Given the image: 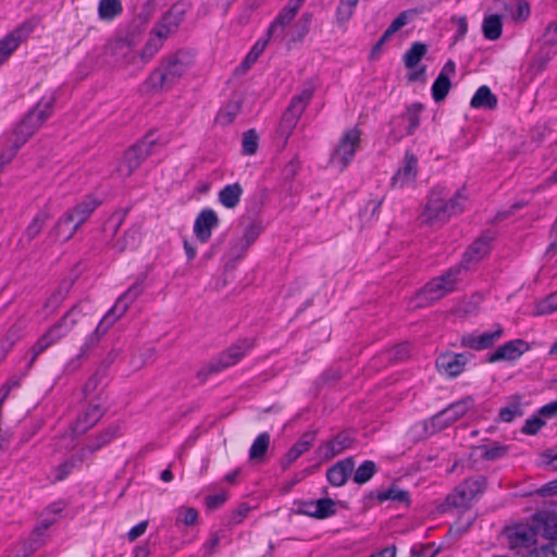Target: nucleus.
I'll return each mask as SVG.
<instances>
[{
    "instance_id": "1",
    "label": "nucleus",
    "mask_w": 557,
    "mask_h": 557,
    "mask_svg": "<svg viewBox=\"0 0 557 557\" xmlns=\"http://www.w3.org/2000/svg\"><path fill=\"white\" fill-rule=\"evenodd\" d=\"M193 65V55L187 51H177L160 62L145 81L148 90L162 92L171 89Z\"/></svg>"
},
{
    "instance_id": "2",
    "label": "nucleus",
    "mask_w": 557,
    "mask_h": 557,
    "mask_svg": "<svg viewBox=\"0 0 557 557\" xmlns=\"http://www.w3.org/2000/svg\"><path fill=\"white\" fill-rule=\"evenodd\" d=\"M55 98L53 95L42 97L25 115L11 133V141L15 147H22L28 138L50 117Z\"/></svg>"
},
{
    "instance_id": "3",
    "label": "nucleus",
    "mask_w": 557,
    "mask_h": 557,
    "mask_svg": "<svg viewBox=\"0 0 557 557\" xmlns=\"http://www.w3.org/2000/svg\"><path fill=\"white\" fill-rule=\"evenodd\" d=\"M55 98L53 95L42 97L25 115L11 133V141L15 147H22L28 138L50 117Z\"/></svg>"
},
{
    "instance_id": "4",
    "label": "nucleus",
    "mask_w": 557,
    "mask_h": 557,
    "mask_svg": "<svg viewBox=\"0 0 557 557\" xmlns=\"http://www.w3.org/2000/svg\"><path fill=\"white\" fill-rule=\"evenodd\" d=\"M466 197L461 191H457L454 197L446 199L443 190H433L425 205L422 218L424 221L444 222L451 215L460 213L463 210Z\"/></svg>"
},
{
    "instance_id": "5",
    "label": "nucleus",
    "mask_w": 557,
    "mask_h": 557,
    "mask_svg": "<svg viewBox=\"0 0 557 557\" xmlns=\"http://www.w3.org/2000/svg\"><path fill=\"white\" fill-rule=\"evenodd\" d=\"M485 486V479L481 475L465 480L447 495L441 510L443 512L450 509L468 510L472 502L484 493Z\"/></svg>"
},
{
    "instance_id": "6",
    "label": "nucleus",
    "mask_w": 557,
    "mask_h": 557,
    "mask_svg": "<svg viewBox=\"0 0 557 557\" xmlns=\"http://www.w3.org/2000/svg\"><path fill=\"white\" fill-rule=\"evenodd\" d=\"M461 267L450 268L446 273L434 277L416 296V307H425L455 290Z\"/></svg>"
},
{
    "instance_id": "7",
    "label": "nucleus",
    "mask_w": 557,
    "mask_h": 557,
    "mask_svg": "<svg viewBox=\"0 0 557 557\" xmlns=\"http://www.w3.org/2000/svg\"><path fill=\"white\" fill-rule=\"evenodd\" d=\"M314 90L315 87L312 83H306L301 91L290 99L277 128L280 136L284 137L285 141L293 134L299 119L310 103Z\"/></svg>"
},
{
    "instance_id": "8",
    "label": "nucleus",
    "mask_w": 557,
    "mask_h": 557,
    "mask_svg": "<svg viewBox=\"0 0 557 557\" xmlns=\"http://www.w3.org/2000/svg\"><path fill=\"white\" fill-rule=\"evenodd\" d=\"M103 58L108 65L126 70L131 74H136L143 70V67H138V54L132 44L125 39H115L108 42Z\"/></svg>"
},
{
    "instance_id": "9",
    "label": "nucleus",
    "mask_w": 557,
    "mask_h": 557,
    "mask_svg": "<svg viewBox=\"0 0 557 557\" xmlns=\"http://www.w3.org/2000/svg\"><path fill=\"white\" fill-rule=\"evenodd\" d=\"M79 312L77 307H73L67 311L57 323H54L32 347V358L28 362L30 367L37 357L47 348L58 343L61 338L66 336L77 323Z\"/></svg>"
},
{
    "instance_id": "10",
    "label": "nucleus",
    "mask_w": 557,
    "mask_h": 557,
    "mask_svg": "<svg viewBox=\"0 0 557 557\" xmlns=\"http://www.w3.org/2000/svg\"><path fill=\"white\" fill-rule=\"evenodd\" d=\"M157 141L152 138V135H148L126 150L115 168L117 175L120 177L131 176L141 162L153 153Z\"/></svg>"
},
{
    "instance_id": "11",
    "label": "nucleus",
    "mask_w": 557,
    "mask_h": 557,
    "mask_svg": "<svg viewBox=\"0 0 557 557\" xmlns=\"http://www.w3.org/2000/svg\"><path fill=\"white\" fill-rule=\"evenodd\" d=\"M361 131L357 127L347 129L341 136L337 146L331 153L330 164L339 172L352 161L360 145Z\"/></svg>"
},
{
    "instance_id": "12",
    "label": "nucleus",
    "mask_w": 557,
    "mask_h": 557,
    "mask_svg": "<svg viewBox=\"0 0 557 557\" xmlns=\"http://www.w3.org/2000/svg\"><path fill=\"white\" fill-rule=\"evenodd\" d=\"M141 293V283L135 282L125 293H123L117 298L114 306L100 320L95 330L104 336L107 332L126 313L131 304H133Z\"/></svg>"
},
{
    "instance_id": "13",
    "label": "nucleus",
    "mask_w": 557,
    "mask_h": 557,
    "mask_svg": "<svg viewBox=\"0 0 557 557\" xmlns=\"http://www.w3.org/2000/svg\"><path fill=\"white\" fill-rule=\"evenodd\" d=\"M306 0H288L286 5L277 13L271 25L269 26L267 36L273 40H284L286 37V28L296 17Z\"/></svg>"
},
{
    "instance_id": "14",
    "label": "nucleus",
    "mask_w": 557,
    "mask_h": 557,
    "mask_svg": "<svg viewBox=\"0 0 557 557\" xmlns=\"http://www.w3.org/2000/svg\"><path fill=\"white\" fill-rule=\"evenodd\" d=\"M473 407L474 399L471 396H467L434 416L433 422L440 428H446L465 417Z\"/></svg>"
},
{
    "instance_id": "15",
    "label": "nucleus",
    "mask_w": 557,
    "mask_h": 557,
    "mask_svg": "<svg viewBox=\"0 0 557 557\" xmlns=\"http://www.w3.org/2000/svg\"><path fill=\"white\" fill-rule=\"evenodd\" d=\"M187 5L185 3H175L163 14L161 20L153 26V29L161 33L166 39L175 34L185 18Z\"/></svg>"
},
{
    "instance_id": "16",
    "label": "nucleus",
    "mask_w": 557,
    "mask_h": 557,
    "mask_svg": "<svg viewBox=\"0 0 557 557\" xmlns=\"http://www.w3.org/2000/svg\"><path fill=\"white\" fill-rule=\"evenodd\" d=\"M469 357V354L446 351L437 357L436 367L442 374L448 377H456L463 372Z\"/></svg>"
},
{
    "instance_id": "17",
    "label": "nucleus",
    "mask_w": 557,
    "mask_h": 557,
    "mask_svg": "<svg viewBox=\"0 0 557 557\" xmlns=\"http://www.w3.org/2000/svg\"><path fill=\"white\" fill-rule=\"evenodd\" d=\"M354 440L348 432H341L334 438L321 444L315 454L321 461H329L352 446Z\"/></svg>"
},
{
    "instance_id": "18",
    "label": "nucleus",
    "mask_w": 557,
    "mask_h": 557,
    "mask_svg": "<svg viewBox=\"0 0 557 557\" xmlns=\"http://www.w3.org/2000/svg\"><path fill=\"white\" fill-rule=\"evenodd\" d=\"M219 225V216L213 209L206 208L200 211L194 223V234L201 243H207L212 230Z\"/></svg>"
},
{
    "instance_id": "19",
    "label": "nucleus",
    "mask_w": 557,
    "mask_h": 557,
    "mask_svg": "<svg viewBox=\"0 0 557 557\" xmlns=\"http://www.w3.org/2000/svg\"><path fill=\"white\" fill-rule=\"evenodd\" d=\"M503 332V327L497 325L493 331L470 333L461 337V345L470 349L483 350L492 347L494 343L500 338Z\"/></svg>"
},
{
    "instance_id": "20",
    "label": "nucleus",
    "mask_w": 557,
    "mask_h": 557,
    "mask_svg": "<svg viewBox=\"0 0 557 557\" xmlns=\"http://www.w3.org/2000/svg\"><path fill=\"white\" fill-rule=\"evenodd\" d=\"M530 349L529 343L523 339L509 341L499 346L493 354L490 355V362H498L502 360H517L525 351Z\"/></svg>"
},
{
    "instance_id": "21",
    "label": "nucleus",
    "mask_w": 557,
    "mask_h": 557,
    "mask_svg": "<svg viewBox=\"0 0 557 557\" xmlns=\"http://www.w3.org/2000/svg\"><path fill=\"white\" fill-rule=\"evenodd\" d=\"M418 171V159L413 153L406 152L403 165L392 178L394 187H405L414 182Z\"/></svg>"
},
{
    "instance_id": "22",
    "label": "nucleus",
    "mask_w": 557,
    "mask_h": 557,
    "mask_svg": "<svg viewBox=\"0 0 557 557\" xmlns=\"http://www.w3.org/2000/svg\"><path fill=\"white\" fill-rule=\"evenodd\" d=\"M510 546L528 548L536 542V531L528 524H519L508 530Z\"/></svg>"
},
{
    "instance_id": "23",
    "label": "nucleus",
    "mask_w": 557,
    "mask_h": 557,
    "mask_svg": "<svg viewBox=\"0 0 557 557\" xmlns=\"http://www.w3.org/2000/svg\"><path fill=\"white\" fill-rule=\"evenodd\" d=\"M102 416L99 405H89L83 413H81L72 426V434L79 436L94 426Z\"/></svg>"
},
{
    "instance_id": "24",
    "label": "nucleus",
    "mask_w": 557,
    "mask_h": 557,
    "mask_svg": "<svg viewBox=\"0 0 557 557\" xmlns=\"http://www.w3.org/2000/svg\"><path fill=\"white\" fill-rule=\"evenodd\" d=\"M100 202L91 195L86 196L75 207L67 210V214L72 215L76 225L81 227L98 208Z\"/></svg>"
},
{
    "instance_id": "25",
    "label": "nucleus",
    "mask_w": 557,
    "mask_h": 557,
    "mask_svg": "<svg viewBox=\"0 0 557 557\" xmlns=\"http://www.w3.org/2000/svg\"><path fill=\"white\" fill-rule=\"evenodd\" d=\"M166 38L161 34L154 30L153 28L150 32V36L145 44L143 50L138 54L139 64L138 67H145V65L159 52V50L163 47Z\"/></svg>"
},
{
    "instance_id": "26",
    "label": "nucleus",
    "mask_w": 557,
    "mask_h": 557,
    "mask_svg": "<svg viewBox=\"0 0 557 557\" xmlns=\"http://www.w3.org/2000/svg\"><path fill=\"white\" fill-rule=\"evenodd\" d=\"M354 461L346 458L332 466L326 473L329 482L334 486L344 485L354 470Z\"/></svg>"
},
{
    "instance_id": "27",
    "label": "nucleus",
    "mask_w": 557,
    "mask_h": 557,
    "mask_svg": "<svg viewBox=\"0 0 557 557\" xmlns=\"http://www.w3.org/2000/svg\"><path fill=\"white\" fill-rule=\"evenodd\" d=\"M79 226L75 224L72 215L64 212V214L58 220L51 234L60 242H67L74 236Z\"/></svg>"
},
{
    "instance_id": "28",
    "label": "nucleus",
    "mask_w": 557,
    "mask_h": 557,
    "mask_svg": "<svg viewBox=\"0 0 557 557\" xmlns=\"http://www.w3.org/2000/svg\"><path fill=\"white\" fill-rule=\"evenodd\" d=\"M26 32L23 27L15 29L0 41V65L16 50L20 42L25 38Z\"/></svg>"
},
{
    "instance_id": "29",
    "label": "nucleus",
    "mask_w": 557,
    "mask_h": 557,
    "mask_svg": "<svg viewBox=\"0 0 557 557\" xmlns=\"http://www.w3.org/2000/svg\"><path fill=\"white\" fill-rule=\"evenodd\" d=\"M243 194L244 189L242 185L239 183H234L224 186L220 190L218 198L223 207L234 209L239 203Z\"/></svg>"
},
{
    "instance_id": "30",
    "label": "nucleus",
    "mask_w": 557,
    "mask_h": 557,
    "mask_svg": "<svg viewBox=\"0 0 557 557\" xmlns=\"http://www.w3.org/2000/svg\"><path fill=\"white\" fill-rule=\"evenodd\" d=\"M497 97L492 92L490 87L483 85L476 89L470 101V106L473 109L493 110L497 107Z\"/></svg>"
},
{
    "instance_id": "31",
    "label": "nucleus",
    "mask_w": 557,
    "mask_h": 557,
    "mask_svg": "<svg viewBox=\"0 0 557 557\" xmlns=\"http://www.w3.org/2000/svg\"><path fill=\"white\" fill-rule=\"evenodd\" d=\"M305 512L318 519H324L335 512V503L331 498H321L306 505Z\"/></svg>"
},
{
    "instance_id": "32",
    "label": "nucleus",
    "mask_w": 557,
    "mask_h": 557,
    "mask_svg": "<svg viewBox=\"0 0 557 557\" xmlns=\"http://www.w3.org/2000/svg\"><path fill=\"white\" fill-rule=\"evenodd\" d=\"M87 457L85 456V449H81L77 454L73 455L70 459L60 463L53 469V481L65 480L74 468L82 465Z\"/></svg>"
},
{
    "instance_id": "33",
    "label": "nucleus",
    "mask_w": 557,
    "mask_h": 557,
    "mask_svg": "<svg viewBox=\"0 0 557 557\" xmlns=\"http://www.w3.org/2000/svg\"><path fill=\"white\" fill-rule=\"evenodd\" d=\"M236 362L233 360L232 356L228 354L227 349L222 351L215 359H213L210 363H208L201 371L198 372L199 377L206 379L208 375L212 373H218L226 368L235 366Z\"/></svg>"
},
{
    "instance_id": "34",
    "label": "nucleus",
    "mask_w": 557,
    "mask_h": 557,
    "mask_svg": "<svg viewBox=\"0 0 557 557\" xmlns=\"http://www.w3.org/2000/svg\"><path fill=\"white\" fill-rule=\"evenodd\" d=\"M315 440L314 432L305 433L300 440L288 450L285 456V460L287 465L293 463L297 460L302 454H305L313 444Z\"/></svg>"
},
{
    "instance_id": "35",
    "label": "nucleus",
    "mask_w": 557,
    "mask_h": 557,
    "mask_svg": "<svg viewBox=\"0 0 557 557\" xmlns=\"http://www.w3.org/2000/svg\"><path fill=\"white\" fill-rule=\"evenodd\" d=\"M139 227L133 226L128 228L121 238L116 239V242L114 243V249L119 252L133 250L139 245Z\"/></svg>"
},
{
    "instance_id": "36",
    "label": "nucleus",
    "mask_w": 557,
    "mask_h": 557,
    "mask_svg": "<svg viewBox=\"0 0 557 557\" xmlns=\"http://www.w3.org/2000/svg\"><path fill=\"white\" fill-rule=\"evenodd\" d=\"M119 433V426L117 425H110L103 432H101L98 437L95 440V442L87 444L82 449H85V456L88 457V455L94 454L108 443H110Z\"/></svg>"
},
{
    "instance_id": "37",
    "label": "nucleus",
    "mask_w": 557,
    "mask_h": 557,
    "mask_svg": "<svg viewBox=\"0 0 557 557\" xmlns=\"http://www.w3.org/2000/svg\"><path fill=\"white\" fill-rule=\"evenodd\" d=\"M483 35L488 40H496L500 37L503 32L502 17L497 14H492L483 20L482 24Z\"/></svg>"
},
{
    "instance_id": "38",
    "label": "nucleus",
    "mask_w": 557,
    "mask_h": 557,
    "mask_svg": "<svg viewBox=\"0 0 557 557\" xmlns=\"http://www.w3.org/2000/svg\"><path fill=\"white\" fill-rule=\"evenodd\" d=\"M259 235L260 227L255 223L249 224L247 227H245L243 237L233 247L234 252L238 255L244 253L249 248V246L255 243Z\"/></svg>"
},
{
    "instance_id": "39",
    "label": "nucleus",
    "mask_w": 557,
    "mask_h": 557,
    "mask_svg": "<svg viewBox=\"0 0 557 557\" xmlns=\"http://www.w3.org/2000/svg\"><path fill=\"white\" fill-rule=\"evenodd\" d=\"M428 51L425 44L417 41L404 54V63L407 69H414Z\"/></svg>"
},
{
    "instance_id": "40",
    "label": "nucleus",
    "mask_w": 557,
    "mask_h": 557,
    "mask_svg": "<svg viewBox=\"0 0 557 557\" xmlns=\"http://www.w3.org/2000/svg\"><path fill=\"white\" fill-rule=\"evenodd\" d=\"M490 252V240L480 238L475 240L465 252L467 262H476Z\"/></svg>"
},
{
    "instance_id": "41",
    "label": "nucleus",
    "mask_w": 557,
    "mask_h": 557,
    "mask_svg": "<svg viewBox=\"0 0 557 557\" xmlns=\"http://www.w3.org/2000/svg\"><path fill=\"white\" fill-rule=\"evenodd\" d=\"M270 445V434L263 432L257 436L249 449V458L253 461H260L265 456Z\"/></svg>"
},
{
    "instance_id": "42",
    "label": "nucleus",
    "mask_w": 557,
    "mask_h": 557,
    "mask_svg": "<svg viewBox=\"0 0 557 557\" xmlns=\"http://www.w3.org/2000/svg\"><path fill=\"white\" fill-rule=\"evenodd\" d=\"M423 110V106L419 102L410 104L406 112L401 115V119L408 123L406 135H411L420 125V114Z\"/></svg>"
},
{
    "instance_id": "43",
    "label": "nucleus",
    "mask_w": 557,
    "mask_h": 557,
    "mask_svg": "<svg viewBox=\"0 0 557 557\" xmlns=\"http://www.w3.org/2000/svg\"><path fill=\"white\" fill-rule=\"evenodd\" d=\"M122 3L120 0H100L98 14L101 20L111 21L122 13Z\"/></svg>"
},
{
    "instance_id": "44",
    "label": "nucleus",
    "mask_w": 557,
    "mask_h": 557,
    "mask_svg": "<svg viewBox=\"0 0 557 557\" xmlns=\"http://www.w3.org/2000/svg\"><path fill=\"white\" fill-rule=\"evenodd\" d=\"M523 414L521 399L519 396L513 397L509 404L499 410L498 417L503 422H511L515 418Z\"/></svg>"
},
{
    "instance_id": "45",
    "label": "nucleus",
    "mask_w": 557,
    "mask_h": 557,
    "mask_svg": "<svg viewBox=\"0 0 557 557\" xmlns=\"http://www.w3.org/2000/svg\"><path fill=\"white\" fill-rule=\"evenodd\" d=\"M451 87L449 78L444 76H437L432 85V97L436 102H440L446 98Z\"/></svg>"
},
{
    "instance_id": "46",
    "label": "nucleus",
    "mask_w": 557,
    "mask_h": 557,
    "mask_svg": "<svg viewBox=\"0 0 557 557\" xmlns=\"http://www.w3.org/2000/svg\"><path fill=\"white\" fill-rule=\"evenodd\" d=\"M102 337L103 336L100 333H98L97 330H95L91 334L87 335L84 344L79 348L76 359H86L89 356L90 351L98 346Z\"/></svg>"
},
{
    "instance_id": "47",
    "label": "nucleus",
    "mask_w": 557,
    "mask_h": 557,
    "mask_svg": "<svg viewBox=\"0 0 557 557\" xmlns=\"http://www.w3.org/2000/svg\"><path fill=\"white\" fill-rule=\"evenodd\" d=\"M557 310V292L552 293L535 306V315H547Z\"/></svg>"
},
{
    "instance_id": "48",
    "label": "nucleus",
    "mask_w": 557,
    "mask_h": 557,
    "mask_svg": "<svg viewBox=\"0 0 557 557\" xmlns=\"http://www.w3.org/2000/svg\"><path fill=\"white\" fill-rule=\"evenodd\" d=\"M376 471V466L373 461H364L360 465L354 475V481L358 484H363L369 481Z\"/></svg>"
},
{
    "instance_id": "49",
    "label": "nucleus",
    "mask_w": 557,
    "mask_h": 557,
    "mask_svg": "<svg viewBox=\"0 0 557 557\" xmlns=\"http://www.w3.org/2000/svg\"><path fill=\"white\" fill-rule=\"evenodd\" d=\"M359 0H341L336 10L337 21L346 23L354 14Z\"/></svg>"
},
{
    "instance_id": "50",
    "label": "nucleus",
    "mask_w": 557,
    "mask_h": 557,
    "mask_svg": "<svg viewBox=\"0 0 557 557\" xmlns=\"http://www.w3.org/2000/svg\"><path fill=\"white\" fill-rule=\"evenodd\" d=\"M252 342L250 339H239L230 348H227L228 354L232 356L233 360L238 363L240 359L250 350L252 347Z\"/></svg>"
},
{
    "instance_id": "51",
    "label": "nucleus",
    "mask_w": 557,
    "mask_h": 557,
    "mask_svg": "<svg viewBox=\"0 0 557 557\" xmlns=\"http://www.w3.org/2000/svg\"><path fill=\"white\" fill-rule=\"evenodd\" d=\"M269 39L270 38L260 39L252 46L251 50L243 61L244 67L249 69L258 60V58L263 53Z\"/></svg>"
},
{
    "instance_id": "52",
    "label": "nucleus",
    "mask_w": 557,
    "mask_h": 557,
    "mask_svg": "<svg viewBox=\"0 0 557 557\" xmlns=\"http://www.w3.org/2000/svg\"><path fill=\"white\" fill-rule=\"evenodd\" d=\"M198 519V511L193 507H180L176 509V523L193 525Z\"/></svg>"
},
{
    "instance_id": "53",
    "label": "nucleus",
    "mask_w": 557,
    "mask_h": 557,
    "mask_svg": "<svg viewBox=\"0 0 557 557\" xmlns=\"http://www.w3.org/2000/svg\"><path fill=\"white\" fill-rule=\"evenodd\" d=\"M312 22V14L305 13L300 16L295 25L296 35L292 37L294 41L302 40L304 37L309 33L310 24Z\"/></svg>"
},
{
    "instance_id": "54",
    "label": "nucleus",
    "mask_w": 557,
    "mask_h": 557,
    "mask_svg": "<svg viewBox=\"0 0 557 557\" xmlns=\"http://www.w3.org/2000/svg\"><path fill=\"white\" fill-rule=\"evenodd\" d=\"M47 221L46 213H38L25 231V236L30 242L33 240L42 230L45 222Z\"/></svg>"
},
{
    "instance_id": "55",
    "label": "nucleus",
    "mask_w": 557,
    "mask_h": 557,
    "mask_svg": "<svg viewBox=\"0 0 557 557\" xmlns=\"http://www.w3.org/2000/svg\"><path fill=\"white\" fill-rule=\"evenodd\" d=\"M508 451L507 446L500 445L498 443H493L490 446L483 447L482 456L486 460H496L503 458Z\"/></svg>"
},
{
    "instance_id": "56",
    "label": "nucleus",
    "mask_w": 557,
    "mask_h": 557,
    "mask_svg": "<svg viewBox=\"0 0 557 557\" xmlns=\"http://www.w3.org/2000/svg\"><path fill=\"white\" fill-rule=\"evenodd\" d=\"M238 111V103H228L223 110H221L218 113L216 121L222 125H228L233 122Z\"/></svg>"
},
{
    "instance_id": "57",
    "label": "nucleus",
    "mask_w": 557,
    "mask_h": 557,
    "mask_svg": "<svg viewBox=\"0 0 557 557\" xmlns=\"http://www.w3.org/2000/svg\"><path fill=\"white\" fill-rule=\"evenodd\" d=\"M258 148V135L253 129H249L243 137V151L247 156H251Z\"/></svg>"
},
{
    "instance_id": "58",
    "label": "nucleus",
    "mask_w": 557,
    "mask_h": 557,
    "mask_svg": "<svg viewBox=\"0 0 557 557\" xmlns=\"http://www.w3.org/2000/svg\"><path fill=\"white\" fill-rule=\"evenodd\" d=\"M379 497L381 500L389 499V500H396V502L405 503V504H408V502H409L408 493L406 491H403V490H399L396 487L388 488L387 491L381 493Z\"/></svg>"
},
{
    "instance_id": "59",
    "label": "nucleus",
    "mask_w": 557,
    "mask_h": 557,
    "mask_svg": "<svg viewBox=\"0 0 557 557\" xmlns=\"http://www.w3.org/2000/svg\"><path fill=\"white\" fill-rule=\"evenodd\" d=\"M525 557H556L555 543L548 542L531 549Z\"/></svg>"
},
{
    "instance_id": "60",
    "label": "nucleus",
    "mask_w": 557,
    "mask_h": 557,
    "mask_svg": "<svg viewBox=\"0 0 557 557\" xmlns=\"http://www.w3.org/2000/svg\"><path fill=\"white\" fill-rule=\"evenodd\" d=\"M250 511V507L247 504L239 505L236 510L230 516L228 524L230 525H238L240 524L245 518L248 516Z\"/></svg>"
},
{
    "instance_id": "61",
    "label": "nucleus",
    "mask_w": 557,
    "mask_h": 557,
    "mask_svg": "<svg viewBox=\"0 0 557 557\" xmlns=\"http://www.w3.org/2000/svg\"><path fill=\"white\" fill-rule=\"evenodd\" d=\"M9 147L0 151V170L14 158L21 147H15L11 141V135L8 138Z\"/></svg>"
},
{
    "instance_id": "62",
    "label": "nucleus",
    "mask_w": 557,
    "mask_h": 557,
    "mask_svg": "<svg viewBox=\"0 0 557 557\" xmlns=\"http://www.w3.org/2000/svg\"><path fill=\"white\" fill-rule=\"evenodd\" d=\"M545 422L540 417H533L525 421L522 432L525 434L534 435L536 434Z\"/></svg>"
},
{
    "instance_id": "63",
    "label": "nucleus",
    "mask_w": 557,
    "mask_h": 557,
    "mask_svg": "<svg viewBox=\"0 0 557 557\" xmlns=\"http://www.w3.org/2000/svg\"><path fill=\"white\" fill-rule=\"evenodd\" d=\"M543 40L547 46H557V21L546 26Z\"/></svg>"
},
{
    "instance_id": "64",
    "label": "nucleus",
    "mask_w": 557,
    "mask_h": 557,
    "mask_svg": "<svg viewBox=\"0 0 557 557\" xmlns=\"http://www.w3.org/2000/svg\"><path fill=\"white\" fill-rule=\"evenodd\" d=\"M544 465L554 470L557 471V449H547L542 455Z\"/></svg>"
}]
</instances>
